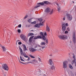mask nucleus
Wrapping results in <instances>:
<instances>
[{"label": "nucleus", "mask_w": 76, "mask_h": 76, "mask_svg": "<svg viewBox=\"0 0 76 76\" xmlns=\"http://www.w3.org/2000/svg\"><path fill=\"white\" fill-rule=\"evenodd\" d=\"M40 35H42V37L44 35V33L42 32H40Z\"/></svg>", "instance_id": "26"}, {"label": "nucleus", "mask_w": 76, "mask_h": 76, "mask_svg": "<svg viewBox=\"0 0 76 76\" xmlns=\"http://www.w3.org/2000/svg\"><path fill=\"white\" fill-rule=\"evenodd\" d=\"M46 43H47V44H48V40L46 39Z\"/></svg>", "instance_id": "50"}, {"label": "nucleus", "mask_w": 76, "mask_h": 76, "mask_svg": "<svg viewBox=\"0 0 76 76\" xmlns=\"http://www.w3.org/2000/svg\"><path fill=\"white\" fill-rule=\"evenodd\" d=\"M62 28L63 31L64 32V31H65V30H66V26L65 23H64L62 24Z\"/></svg>", "instance_id": "7"}, {"label": "nucleus", "mask_w": 76, "mask_h": 76, "mask_svg": "<svg viewBox=\"0 0 76 76\" xmlns=\"http://www.w3.org/2000/svg\"><path fill=\"white\" fill-rule=\"evenodd\" d=\"M32 62H34V63H38V61L36 59H34L32 60Z\"/></svg>", "instance_id": "22"}, {"label": "nucleus", "mask_w": 76, "mask_h": 76, "mask_svg": "<svg viewBox=\"0 0 76 76\" xmlns=\"http://www.w3.org/2000/svg\"><path fill=\"white\" fill-rule=\"evenodd\" d=\"M65 19H66V18H65L64 17V18H63V20H65Z\"/></svg>", "instance_id": "54"}, {"label": "nucleus", "mask_w": 76, "mask_h": 76, "mask_svg": "<svg viewBox=\"0 0 76 76\" xmlns=\"http://www.w3.org/2000/svg\"><path fill=\"white\" fill-rule=\"evenodd\" d=\"M45 4H51V3L48 1H43L42 2L38 3L37 4H38V5H44Z\"/></svg>", "instance_id": "3"}, {"label": "nucleus", "mask_w": 76, "mask_h": 76, "mask_svg": "<svg viewBox=\"0 0 76 76\" xmlns=\"http://www.w3.org/2000/svg\"><path fill=\"white\" fill-rule=\"evenodd\" d=\"M46 31H48V32H49L50 31V28L48 27V26H47L46 27Z\"/></svg>", "instance_id": "14"}, {"label": "nucleus", "mask_w": 76, "mask_h": 76, "mask_svg": "<svg viewBox=\"0 0 76 76\" xmlns=\"http://www.w3.org/2000/svg\"><path fill=\"white\" fill-rule=\"evenodd\" d=\"M30 31H32V32H33V31H34V30H31Z\"/></svg>", "instance_id": "61"}, {"label": "nucleus", "mask_w": 76, "mask_h": 76, "mask_svg": "<svg viewBox=\"0 0 76 76\" xmlns=\"http://www.w3.org/2000/svg\"><path fill=\"white\" fill-rule=\"evenodd\" d=\"M53 13V10H52L50 12V15H51Z\"/></svg>", "instance_id": "32"}, {"label": "nucleus", "mask_w": 76, "mask_h": 76, "mask_svg": "<svg viewBox=\"0 0 76 76\" xmlns=\"http://www.w3.org/2000/svg\"><path fill=\"white\" fill-rule=\"evenodd\" d=\"M37 19L39 21V22H41L42 21V19L41 18H38Z\"/></svg>", "instance_id": "24"}, {"label": "nucleus", "mask_w": 76, "mask_h": 76, "mask_svg": "<svg viewBox=\"0 0 76 76\" xmlns=\"http://www.w3.org/2000/svg\"><path fill=\"white\" fill-rule=\"evenodd\" d=\"M1 48L3 51H6V48H5V47L4 46H2Z\"/></svg>", "instance_id": "19"}, {"label": "nucleus", "mask_w": 76, "mask_h": 76, "mask_svg": "<svg viewBox=\"0 0 76 76\" xmlns=\"http://www.w3.org/2000/svg\"><path fill=\"white\" fill-rule=\"evenodd\" d=\"M30 63H31V64H32L33 63V62H30Z\"/></svg>", "instance_id": "57"}, {"label": "nucleus", "mask_w": 76, "mask_h": 76, "mask_svg": "<svg viewBox=\"0 0 76 76\" xmlns=\"http://www.w3.org/2000/svg\"><path fill=\"white\" fill-rule=\"evenodd\" d=\"M73 38H75V33H74L73 34Z\"/></svg>", "instance_id": "34"}, {"label": "nucleus", "mask_w": 76, "mask_h": 76, "mask_svg": "<svg viewBox=\"0 0 76 76\" xmlns=\"http://www.w3.org/2000/svg\"><path fill=\"white\" fill-rule=\"evenodd\" d=\"M4 76H6L5 75H4Z\"/></svg>", "instance_id": "64"}, {"label": "nucleus", "mask_w": 76, "mask_h": 76, "mask_svg": "<svg viewBox=\"0 0 76 76\" xmlns=\"http://www.w3.org/2000/svg\"><path fill=\"white\" fill-rule=\"evenodd\" d=\"M19 61H20V63H21L22 64H24V63H23V62H21V61L19 60Z\"/></svg>", "instance_id": "52"}, {"label": "nucleus", "mask_w": 76, "mask_h": 76, "mask_svg": "<svg viewBox=\"0 0 76 76\" xmlns=\"http://www.w3.org/2000/svg\"><path fill=\"white\" fill-rule=\"evenodd\" d=\"M63 66L64 69H66V68H67V62L66 61H65L63 62Z\"/></svg>", "instance_id": "9"}, {"label": "nucleus", "mask_w": 76, "mask_h": 76, "mask_svg": "<svg viewBox=\"0 0 76 76\" xmlns=\"http://www.w3.org/2000/svg\"><path fill=\"white\" fill-rule=\"evenodd\" d=\"M18 44L19 45H21V44H22V42H18Z\"/></svg>", "instance_id": "39"}, {"label": "nucleus", "mask_w": 76, "mask_h": 76, "mask_svg": "<svg viewBox=\"0 0 76 76\" xmlns=\"http://www.w3.org/2000/svg\"><path fill=\"white\" fill-rule=\"evenodd\" d=\"M69 67L71 69H73V66H72V65L71 64H69Z\"/></svg>", "instance_id": "18"}, {"label": "nucleus", "mask_w": 76, "mask_h": 76, "mask_svg": "<svg viewBox=\"0 0 76 76\" xmlns=\"http://www.w3.org/2000/svg\"><path fill=\"white\" fill-rule=\"evenodd\" d=\"M32 19H30L28 20V22H29V23H31V20Z\"/></svg>", "instance_id": "30"}, {"label": "nucleus", "mask_w": 76, "mask_h": 76, "mask_svg": "<svg viewBox=\"0 0 76 76\" xmlns=\"http://www.w3.org/2000/svg\"><path fill=\"white\" fill-rule=\"evenodd\" d=\"M50 12V9L49 8H47L45 10V12L46 13H49Z\"/></svg>", "instance_id": "13"}, {"label": "nucleus", "mask_w": 76, "mask_h": 76, "mask_svg": "<svg viewBox=\"0 0 76 76\" xmlns=\"http://www.w3.org/2000/svg\"><path fill=\"white\" fill-rule=\"evenodd\" d=\"M23 56L24 57H26V58H28V56L26 55V54L25 53H23Z\"/></svg>", "instance_id": "15"}, {"label": "nucleus", "mask_w": 76, "mask_h": 76, "mask_svg": "<svg viewBox=\"0 0 76 76\" xmlns=\"http://www.w3.org/2000/svg\"><path fill=\"white\" fill-rule=\"evenodd\" d=\"M31 23H33V24H35V23H36V21H34Z\"/></svg>", "instance_id": "37"}, {"label": "nucleus", "mask_w": 76, "mask_h": 76, "mask_svg": "<svg viewBox=\"0 0 76 76\" xmlns=\"http://www.w3.org/2000/svg\"><path fill=\"white\" fill-rule=\"evenodd\" d=\"M44 34V35H45V36H47V33H46V32Z\"/></svg>", "instance_id": "46"}, {"label": "nucleus", "mask_w": 76, "mask_h": 76, "mask_svg": "<svg viewBox=\"0 0 76 76\" xmlns=\"http://www.w3.org/2000/svg\"><path fill=\"white\" fill-rule=\"evenodd\" d=\"M43 76H46V75H45L44 74Z\"/></svg>", "instance_id": "60"}, {"label": "nucleus", "mask_w": 76, "mask_h": 76, "mask_svg": "<svg viewBox=\"0 0 76 76\" xmlns=\"http://www.w3.org/2000/svg\"><path fill=\"white\" fill-rule=\"evenodd\" d=\"M37 47V48H38V49H34V48H31L29 49V50L31 51V52H33V53H34L35 51H39L40 50H41V48L39 47H38L37 46H36L35 48H36Z\"/></svg>", "instance_id": "2"}, {"label": "nucleus", "mask_w": 76, "mask_h": 76, "mask_svg": "<svg viewBox=\"0 0 76 76\" xmlns=\"http://www.w3.org/2000/svg\"><path fill=\"white\" fill-rule=\"evenodd\" d=\"M38 59L39 61H41V59L39 58H38Z\"/></svg>", "instance_id": "51"}, {"label": "nucleus", "mask_w": 76, "mask_h": 76, "mask_svg": "<svg viewBox=\"0 0 76 76\" xmlns=\"http://www.w3.org/2000/svg\"><path fill=\"white\" fill-rule=\"evenodd\" d=\"M56 5L58 6V7H59V6H58V4L57 2H56Z\"/></svg>", "instance_id": "43"}, {"label": "nucleus", "mask_w": 76, "mask_h": 76, "mask_svg": "<svg viewBox=\"0 0 76 76\" xmlns=\"http://www.w3.org/2000/svg\"><path fill=\"white\" fill-rule=\"evenodd\" d=\"M19 41H20V40H17V42H19Z\"/></svg>", "instance_id": "56"}, {"label": "nucleus", "mask_w": 76, "mask_h": 76, "mask_svg": "<svg viewBox=\"0 0 76 76\" xmlns=\"http://www.w3.org/2000/svg\"><path fill=\"white\" fill-rule=\"evenodd\" d=\"M66 16L68 20L71 21V20H72L73 17H72V15H71L69 14H66Z\"/></svg>", "instance_id": "4"}, {"label": "nucleus", "mask_w": 76, "mask_h": 76, "mask_svg": "<svg viewBox=\"0 0 76 76\" xmlns=\"http://www.w3.org/2000/svg\"><path fill=\"white\" fill-rule=\"evenodd\" d=\"M40 26H43V22L42 23L40 22L39 23V24H36L35 26V27H37V28H39V27H40Z\"/></svg>", "instance_id": "8"}, {"label": "nucleus", "mask_w": 76, "mask_h": 76, "mask_svg": "<svg viewBox=\"0 0 76 76\" xmlns=\"http://www.w3.org/2000/svg\"><path fill=\"white\" fill-rule=\"evenodd\" d=\"M72 40H73V42H74V44H75L76 43V39H75V38H73Z\"/></svg>", "instance_id": "23"}, {"label": "nucleus", "mask_w": 76, "mask_h": 76, "mask_svg": "<svg viewBox=\"0 0 76 76\" xmlns=\"http://www.w3.org/2000/svg\"><path fill=\"white\" fill-rule=\"evenodd\" d=\"M73 58H74V59H76L75 58V55H74L73 56Z\"/></svg>", "instance_id": "53"}, {"label": "nucleus", "mask_w": 76, "mask_h": 76, "mask_svg": "<svg viewBox=\"0 0 76 76\" xmlns=\"http://www.w3.org/2000/svg\"><path fill=\"white\" fill-rule=\"evenodd\" d=\"M75 66L76 67V62H75Z\"/></svg>", "instance_id": "58"}, {"label": "nucleus", "mask_w": 76, "mask_h": 76, "mask_svg": "<svg viewBox=\"0 0 76 76\" xmlns=\"http://www.w3.org/2000/svg\"><path fill=\"white\" fill-rule=\"evenodd\" d=\"M73 55H74V54H73Z\"/></svg>", "instance_id": "63"}, {"label": "nucleus", "mask_w": 76, "mask_h": 76, "mask_svg": "<svg viewBox=\"0 0 76 76\" xmlns=\"http://www.w3.org/2000/svg\"><path fill=\"white\" fill-rule=\"evenodd\" d=\"M42 38L43 40H45H45L47 39V37H46L44 35L42 37L41 35L38 36H35L34 38V39H42Z\"/></svg>", "instance_id": "1"}, {"label": "nucleus", "mask_w": 76, "mask_h": 76, "mask_svg": "<svg viewBox=\"0 0 76 76\" xmlns=\"http://www.w3.org/2000/svg\"><path fill=\"white\" fill-rule=\"evenodd\" d=\"M19 48V50H20V54L22 56L23 55V51H22V50L20 47Z\"/></svg>", "instance_id": "16"}, {"label": "nucleus", "mask_w": 76, "mask_h": 76, "mask_svg": "<svg viewBox=\"0 0 76 76\" xmlns=\"http://www.w3.org/2000/svg\"><path fill=\"white\" fill-rule=\"evenodd\" d=\"M45 48V47H42V49H43L44 48Z\"/></svg>", "instance_id": "55"}, {"label": "nucleus", "mask_w": 76, "mask_h": 76, "mask_svg": "<svg viewBox=\"0 0 76 76\" xmlns=\"http://www.w3.org/2000/svg\"><path fill=\"white\" fill-rule=\"evenodd\" d=\"M32 39H29V42H32Z\"/></svg>", "instance_id": "33"}, {"label": "nucleus", "mask_w": 76, "mask_h": 76, "mask_svg": "<svg viewBox=\"0 0 76 76\" xmlns=\"http://www.w3.org/2000/svg\"><path fill=\"white\" fill-rule=\"evenodd\" d=\"M29 56L31 57V58H35V57L32 56L31 55H30Z\"/></svg>", "instance_id": "27"}, {"label": "nucleus", "mask_w": 76, "mask_h": 76, "mask_svg": "<svg viewBox=\"0 0 76 76\" xmlns=\"http://www.w3.org/2000/svg\"><path fill=\"white\" fill-rule=\"evenodd\" d=\"M27 36H28V37H29V36H31V35L30 34V33L28 34L27 35Z\"/></svg>", "instance_id": "44"}, {"label": "nucleus", "mask_w": 76, "mask_h": 76, "mask_svg": "<svg viewBox=\"0 0 76 76\" xmlns=\"http://www.w3.org/2000/svg\"><path fill=\"white\" fill-rule=\"evenodd\" d=\"M20 37L22 39L25 41V38H26V36L25 35L23 34H21L20 35Z\"/></svg>", "instance_id": "10"}, {"label": "nucleus", "mask_w": 76, "mask_h": 76, "mask_svg": "<svg viewBox=\"0 0 76 76\" xmlns=\"http://www.w3.org/2000/svg\"><path fill=\"white\" fill-rule=\"evenodd\" d=\"M30 34L31 36V35H34V34L32 33H30Z\"/></svg>", "instance_id": "45"}, {"label": "nucleus", "mask_w": 76, "mask_h": 76, "mask_svg": "<svg viewBox=\"0 0 76 76\" xmlns=\"http://www.w3.org/2000/svg\"><path fill=\"white\" fill-rule=\"evenodd\" d=\"M28 17V15H26L24 18V19H26V18H27V17Z\"/></svg>", "instance_id": "36"}, {"label": "nucleus", "mask_w": 76, "mask_h": 76, "mask_svg": "<svg viewBox=\"0 0 76 76\" xmlns=\"http://www.w3.org/2000/svg\"><path fill=\"white\" fill-rule=\"evenodd\" d=\"M66 26H69V24H68V23H66Z\"/></svg>", "instance_id": "48"}, {"label": "nucleus", "mask_w": 76, "mask_h": 76, "mask_svg": "<svg viewBox=\"0 0 76 76\" xmlns=\"http://www.w3.org/2000/svg\"><path fill=\"white\" fill-rule=\"evenodd\" d=\"M22 25H21V24H20L18 25V26L19 27V28H21V26Z\"/></svg>", "instance_id": "42"}, {"label": "nucleus", "mask_w": 76, "mask_h": 76, "mask_svg": "<svg viewBox=\"0 0 76 76\" xmlns=\"http://www.w3.org/2000/svg\"><path fill=\"white\" fill-rule=\"evenodd\" d=\"M57 9L58 10V12H59L60 11L61 9H60V8L59 7H57Z\"/></svg>", "instance_id": "28"}, {"label": "nucleus", "mask_w": 76, "mask_h": 76, "mask_svg": "<svg viewBox=\"0 0 76 76\" xmlns=\"http://www.w3.org/2000/svg\"><path fill=\"white\" fill-rule=\"evenodd\" d=\"M57 33H58H58H59V31H57Z\"/></svg>", "instance_id": "59"}, {"label": "nucleus", "mask_w": 76, "mask_h": 76, "mask_svg": "<svg viewBox=\"0 0 76 76\" xmlns=\"http://www.w3.org/2000/svg\"><path fill=\"white\" fill-rule=\"evenodd\" d=\"M34 75H38V73H37V71H35L34 73Z\"/></svg>", "instance_id": "35"}, {"label": "nucleus", "mask_w": 76, "mask_h": 76, "mask_svg": "<svg viewBox=\"0 0 76 76\" xmlns=\"http://www.w3.org/2000/svg\"><path fill=\"white\" fill-rule=\"evenodd\" d=\"M3 64H2V67L3 69H4L5 70H9V67H8V66H7V64H3Z\"/></svg>", "instance_id": "6"}, {"label": "nucleus", "mask_w": 76, "mask_h": 76, "mask_svg": "<svg viewBox=\"0 0 76 76\" xmlns=\"http://www.w3.org/2000/svg\"><path fill=\"white\" fill-rule=\"evenodd\" d=\"M58 37L61 39L64 40V39H67V37L66 35H61L58 36Z\"/></svg>", "instance_id": "5"}, {"label": "nucleus", "mask_w": 76, "mask_h": 76, "mask_svg": "<svg viewBox=\"0 0 76 76\" xmlns=\"http://www.w3.org/2000/svg\"><path fill=\"white\" fill-rule=\"evenodd\" d=\"M67 30L68 31H70V29L69 28H67Z\"/></svg>", "instance_id": "47"}, {"label": "nucleus", "mask_w": 76, "mask_h": 76, "mask_svg": "<svg viewBox=\"0 0 76 76\" xmlns=\"http://www.w3.org/2000/svg\"><path fill=\"white\" fill-rule=\"evenodd\" d=\"M37 72V73H38V74H39L40 73V72H41V70L39 69H38L37 71H36Z\"/></svg>", "instance_id": "25"}, {"label": "nucleus", "mask_w": 76, "mask_h": 76, "mask_svg": "<svg viewBox=\"0 0 76 76\" xmlns=\"http://www.w3.org/2000/svg\"><path fill=\"white\" fill-rule=\"evenodd\" d=\"M30 57H28V58L27 59V60H28V61H29V60H30Z\"/></svg>", "instance_id": "41"}, {"label": "nucleus", "mask_w": 76, "mask_h": 76, "mask_svg": "<svg viewBox=\"0 0 76 76\" xmlns=\"http://www.w3.org/2000/svg\"><path fill=\"white\" fill-rule=\"evenodd\" d=\"M33 37H34V36H31L29 38L30 39H32V38H33Z\"/></svg>", "instance_id": "40"}, {"label": "nucleus", "mask_w": 76, "mask_h": 76, "mask_svg": "<svg viewBox=\"0 0 76 76\" xmlns=\"http://www.w3.org/2000/svg\"><path fill=\"white\" fill-rule=\"evenodd\" d=\"M65 34H67L68 33V31H66L65 32Z\"/></svg>", "instance_id": "49"}, {"label": "nucleus", "mask_w": 76, "mask_h": 76, "mask_svg": "<svg viewBox=\"0 0 76 76\" xmlns=\"http://www.w3.org/2000/svg\"><path fill=\"white\" fill-rule=\"evenodd\" d=\"M40 45H45V42H41L40 44Z\"/></svg>", "instance_id": "21"}, {"label": "nucleus", "mask_w": 76, "mask_h": 76, "mask_svg": "<svg viewBox=\"0 0 76 76\" xmlns=\"http://www.w3.org/2000/svg\"><path fill=\"white\" fill-rule=\"evenodd\" d=\"M41 6L40 5H37L34 7V8H37V7H40Z\"/></svg>", "instance_id": "31"}, {"label": "nucleus", "mask_w": 76, "mask_h": 76, "mask_svg": "<svg viewBox=\"0 0 76 76\" xmlns=\"http://www.w3.org/2000/svg\"><path fill=\"white\" fill-rule=\"evenodd\" d=\"M50 69L52 70H53L55 69V67H54V64L52 65H50Z\"/></svg>", "instance_id": "12"}, {"label": "nucleus", "mask_w": 76, "mask_h": 76, "mask_svg": "<svg viewBox=\"0 0 76 76\" xmlns=\"http://www.w3.org/2000/svg\"><path fill=\"white\" fill-rule=\"evenodd\" d=\"M76 62V59H75L73 60L72 63V64H73L75 63Z\"/></svg>", "instance_id": "20"}, {"label": "nucleus", "mask_w": 76, "mask_h": 76, "mask_svg": "<svg viewBox=\"0 0 76 76\" xmlns=\"http://www.w3.org/2000/svg\"><path fill=\"white\" fill-rule=\"evenodd\" d=\"M18 32L19 33H20V29H18Z\"/></svg>", "instance_id": "38"}, {"label": "nucleus", "mask_w": 76, "mask_h": 76, "mask_svg": "<svg viewBox=\"0 0 76 76\" xmlns=\"http://www.w3.org/2000/svg\"><path fill=\"white\" fill-rule=\"evenodd\" d=\"M23 51H26V50H28L27 48H26V47L25 45H23Z\"/></svg>", "instance_id": "17"}, {"label": "nucleus", "mask_w": 76, "mask_h": 76, "mask_svg": "<svg viewBox=\"0 0 76 76\" xmlns=\"http://www.w3.org/2000/svg\"><path fill=\"white\" fill-rule=\"evenodd\" d=\"M20 60H21V61H24V60L22 59V57L21 56H20Z\"/></svg>", "instance_id": "29"}, {"label": "nucleus", "mask_w": 76, "mask_h": 76, "mask_svg": "<svg viewBox=\"0 0 76 76\" xmlns=\"http://www.w3.org/2000/svg\"><path fill=\"white\" fill-rule=\"evenodd\" d=\"M48 63L50 65H53L54 64V63H53V62L52 61V59H50L49 60Z\"/></svg>", "instance_id": "11"}, {"label": "nucleus", "mask_w": 76, "mask_h": 76, "mask_svg": "<svg viewBox=\"0 0 76 76\" xmlns=\"http://www.w3.org/2000/svg\"><path fill=\"white\" fill-rule=\"evenodd\" d=\"M70 41V43H72V41Z\"/></svg>", "instance_id": "62"}]
</instances>
